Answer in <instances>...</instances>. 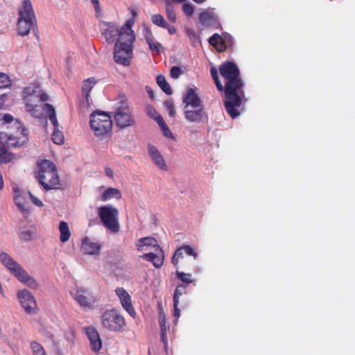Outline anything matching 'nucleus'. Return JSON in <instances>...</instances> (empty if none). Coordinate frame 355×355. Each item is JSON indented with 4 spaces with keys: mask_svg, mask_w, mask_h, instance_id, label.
<instances>
[{
    "mask_svg": "<svg viewBox=\"0 0 355 355\" xmlns=\"http://www.w3.org/2000/svg\"><path fill=\"white\" fill-rule=\"evenodd\" d=\"M221 76L227 80L224 87L226 100L224 105L228 114L232 119H235L240 113L236 107L241 105V100L238 94V90L243 85L241 79L239 77V70L234 62L227 61L219 67Z\"/></svg>",
    "mask_w": 355,
    "mask_h": 355,
    "instance_id": "f257e3e1",
    "label": "nucleus"
},
{
    "mask_svg": "<svg viewBox=\"0 0 355 355\" xmlns=\"http://www.w3.org/2000/svg\"><path fill=\"white\" fill-rule=\"evenodd\" d=\"M24 101L25 103L26 110L35 118L42 116L44 112H46L48 116H50L49 107L46 105L49 103H43L49 100L46 94L43 93L41 89L36 86L26 87L24 89Z\"/></svg>",
    "mask_w": 355,
    "mask_h": 355,
    "instance_id": "f03ea898",
    "label": "nucleus"
},
{
    "mask_svg": "<svg viewBox=\"0 0 355 355\" xmlns=\"http://www.w3.org/2000/svg\"><path fill=\"white\" fill-rule=\"evenodd\" d=\"M17 129L20 134L19 137L9 136L6 133H0V160L7 163L12 158V155L8 151L12 147H20L28 140V130L17 122Z\"/></svg>",
    "mask_w": 355,
    "mask_h": 355,
    "instance_id": "7ed1b4c3",
    "label": "nucleus"
},
{
    "mask_svg": "<svg viewBox=\"0 0 355 355\" xmlns=\"http://www.w3.org/2000/svg\"><path fill=\"white\" fill-rule=\"evenodd\" d=\"M129 33H124L121 35V42H116L114 46V59L121 65L128 67L130 64L132 55V44L135 40L134 31L128 27L125 28Z\"/></svg>",
    "mask_w": 355,
    "mask_h": 355,
    "instance_id": "20e7f679",
    "label": "nucleus"
},
{
    "mask_svg": "<svg viewBox=\"0 0 355 355\" xmlns=\"http://www.w3.org/2000/svg\"><path fill=\"white\" fill-rule=\"evenodd\" d=\"M35 177L46 190L58 189L60 187V180L56 166L50 160L44 159L40 164Z\"/></svg>",
    "mask_w": 355,
    "mask_h": 355,
    "instance_id": "39448f33",
    "label": "nucleus"
},
{
    "mask_svg": "<svg viewBox=\"0 0 355 355\" xmlns=\"http://www.w3.org/2000/svg\"><path fill=\"white\" fill-rule=\"evenodd\" d=\"M1 263L17 278V279L32 289H36L39 284L33 277L30 276L24 268L8 253H0Z\"/></svg>",
    "mask_w": 355,
    "mask_h": 355,
    "instance_id": "423d86ee",
    "label": "nucleus"
},
{
    "mask_svg": "<svg viewBox=\"0 0 355 355\" xmlns=\"http://www.w3.org/2000/svg\"><path fill=\"white\" fill-rule=\"evenodd\" d=\"M37 28V19L30 0H23L19 8L17 31L21 36L28 35L31 30Z\"/></svg>",
    "mask_w": 355,
    "mask_h": 355,
    "instance_id": "0eeeda50",
    "label": "nucleus"
},
{
    "mask_svg": "<svg viewBox=\"0 0 355 355\" xmlns=\"http://www.w3.org/2000/svg\"><path fill=\"white\" fill-rule=\"evenodd\" d=\"M98 215L103 225L112 233L120 230L119 211L112 205H103L98 208Z\"/></svg>",
    "mask_w": 355,
    "mask_h": 355,
    "instance_id": "6e6552de",
    "label": "nucleus"
},
{
    "mask_svg": "<svg viewBox=\"0 0 355 355\" xmlns=\"http://www.w3.org/2000/svg\"><path fill=\"white\" fill-rule=\"evenodd\" d=\"M90 126L96 136L108 133L112 127L111 116L105 112L96 110L90 116Z\"/></svg>",
    "mask_w": 355,
    "mask_h": 355,
    "instance_id": "1a4fd4ad",
    "label": "nucleus"
},
{
    "mask_svg": "<svg viewBox=\"0 0 355 355\" xmlns=\"http://www.w3.org/2000/svg\"><path fill=\"white\" fill-rule=\"evenodd\" d=\"M102 327L113 332H120L125 326L124 318L116 309L105 311L101 317Z\"/></svg>",
    "mask_w": 355,
    "mask_h": 355,
    "instance_id": "9d476101",
    "label": "nucleus"
},
{
    "mask_svg": "<svg viewBox=\"0 0 355 355\" xmlns=\"http://www.w3.org/2000/svg\"><path fill=\"white\" fill-rule=\"evenodd\" d=\"M116 125L121 128H125L135 124L131 108L125 100L119 102L114 116Z\"/></svg>",
    "mask_w": 355,
    "mask_h": 355,
    "instance_id": "9b49d317",
    "label": "nucleus"
},
{
    "mask_svg": "<svg viewBox=\"0 0 355 355\" xmlns=\"http://www.w3.org/2000/svg\"><path fill=\"white\" fill-rule=\"evenodd\" d=\"M101 31L102 35L105 37L108 43H113L116 40V42H121V35L124 33H129L125 28L128 27L131 28L130 21H128L120 29L114 23L102 22L101 24Z\"/></svg>",
    "mask_w": 355,
    "mask_h": 355,
    "instance_id": "f8f14e48",
    "label": "nucleus"
},
{
    "mask_svg": "<svg viewBox=\"0 0 355 355\" xmlns=\"http://www.w3.org/2000/svg\"><path fill=\"white\" fill-rule=\"evenodd\" d=\"M17 296L26 313L30 315L37 313V306L36 301L29 291L26 289L20 291L18 292Z\"/></svg>",
    "mask_w": 355,
    "mask_h": 355,
    "instance_id": "ddd939ff",
    "label": "nucleus"
},
{
    "mask_svg": "<svg viewBox=\"0 0 355 355\" xmlns=\"http://www.w3.org/2000/svg\"><path fill=\"white\" fill-rule=\"evenodd\" d=\"M184 117L191 123H200L207 119V114L204 106L184 107Z\"/></svg>",
    "mask_w": 355,
    "mask_h": 355,
    "instance_id": "4468645a",
    "label": "nucleus"
},
{
    "mask_svg": "<svg viewBox=\"0 0 355 355\" xmlns=\"http://www.w3.org/2000/svg\"><path fill=\"white\" fill-rule=\"evenodd\" d=\"M46 106L49 107V109L51 113L49 119L54 126V130L51 135V139L53 143L61 145L64 143V136L62 132L59 130V123L57 120L55 108L52 105H47Z\"/></svg>",
    "mask_w": 355,
    "mask_h": 355,
    "instance_id": "2eb2a0df",
    "label": "nucleus"
},
{
    "mask_svg": "<svg viewBox=\"0 0 355 355\" xmlns=\"http://www.w3.org/2000/svg\"><path fill=\"white\" fill-rule=\"evenodd\" d=\"M14 191V202L18 209L24 213L29 212V206L27 201L28 192L21 190L18 187H15Z\"/></svg>",
    "mask_w": 355,
    "mask_h": 355,
    "instance_id": "dca6fc26",
    "label": "nucleus"
},
{
    "mask_svg": "<svg viewBox=\"0 0 355 355\" xmlns=\"http://www.w3.org/2000/svg\"><path fill=\"white\" fill-rule=\"evenodd\" d=\"M85 332L89 340V345L92 351L98 352L102 347V340L98 332L92 326L84 327Z\"/></svg>",
    "mask_w": 355,
    "mask_h": 355,
    "instance_id": "f3484780",
    "label": "nucleus"
},
{
    "mask_svg": "<svg viewBox=\"0 0 355 355\" xmlns=\"http://www.w3.org/2000/svg\"><path fill=\"white\" fill-rule=\"evenodd\" d=\"M115 292L121 301L123 308L130 316L135 318L136 316V312L132 306L130 295L123 288H117Z\"/></svg>",
    "mask_w": 355,
    "mask_h": 355,
    "instance_id": "a211bd4d",
    "label": "nucleus"
},
{
    "mask_svg": "<svg viewBox=\"0 0 355 355\" xmlns=\"http://www.w3.org/2000/svg\"><path fill=\"white\" fill-rule=\"evenodd\" d=\"M148 153L153 160V163L161 170L162 171H168V166L166 164V162L162 155V154L159 152L157 148L153 146L148 145Z\"/></svg>",
    "mask_w": 355,
    "mask_h": 355,
    "instance_id": "6ab92c4d",
    "label": "nucleus"
},
{
    "mask_svg": "<svg viewBox=\"0 0 355 355\" xmlns=\"http://www.w3.org/2000/svg\"><path fill=\"white\" fill-rule=\"evenodd\" d=\"M141 257L152 262L157 268H159L163 265L164 259V252L159 246H157V250H155V252L144 254Z\"/></svg>",
    "mask_w": 355,
    "mask_h": 355,
    "instance_id": "aec40b11",
    "label": "nucleus"
},
{
    "mask_svg": "<svg viewBox=\"0 0 355 355\" xmlns=\"http://www.w3.org/2000/svg\"><path fill=\"white\" fill-rule=\"evenodd\" d=\"M183 103L185 104V107L203 106L200 97L193 88L187 89V92L183 98Z\"/></svg>",
    "mask_w": 355,
    "mask_h": 355,
    "instance_id": "412c9836",
    "label": "nucleus"
},
{
    "mask_svg": "<svg viewBox=\"0 0 355 355\" xmlns=\"http://www.w3.org/2000/svg\"><path fill=\"white\" fill-rule=\"evenodd\" d=\"M184 254L193 257L194 259H196L198 256L193 248H192L190 245H184L178 248L175 250L172 257L173 264L177 266L178 264L179 259L183 258Z\"/></svg>",
    "mask_w": 355,
    "mask_h": 355,
    "instance_id": "4be33fe9",
    "label": "nucleus"
},
{
    "mask_svg": "<svg viewBox=\"0 0 355 355\" xmlns=\"http://www.w3.org/2000/svg\"><path fill=\"white\" fill-rule=\"evenodd\" d=\"M101 250V245L98 243L92 241L86 237L82 240L81 250L87 254H98Z\"/></svg>",
    "mask_w": 355,
    "mask_h": 355,
    "instance_id": "5701e85b",
    "label": "nucleus"
},
{
    "mask_svg": "<svg viewBox=\"0 0 355 355\" xmlns=\"http://www.w3.org/2000/svg\"><path fill=\"white\" fill-rule=\"evenodd\" d=\"M186 293V286L182 284H179L174 292L173 295V307H174V313L173 315L175 318H179L180 315V310L178 309V305L180 302V297Z\"/></svg>",
    "mask_w": 355,
    "mask_h": 355,
    "instance_id": "b1692460",
    "label": "nucleus"
},
{
    "mask_svg": "<svg viewBox=\"0 0 355 355\" xmlns=\"http://www.w3.org/2000/svg\"><path fill=\"white\" fill-rule=\"evenodd\" d=\"M87 291L83 288L78 289L74 293V300L83 308L90 307L92 302L85 295Z\"/></svg>",
    "mask_w": 355,
    "mask_h": 355,
    "instance_id": "393cba45",
    "label": "nucleus"
},
{
    "mask_svg": "<svg viewBox=\"0 0 355 355\" xmlns=\"http://www.w3.org/2000/svg\"><path fill=\"white\" fill-rule=\"evenodd\" d=\"M199 20L200 23L207 27H216L218 21L213 13L202 12L200 14Z\"/></svg>",
    "mask_w": 355,
    "mask_h": 355,
    "instance_id": "a878e982",
    "label": "nucleus"
},
{
    "mask_svg": "<svg viewBox=\"0 0 355 355\" xmlns=\"http://www.w3.org/2000/svg\"><path fill=\"white\" fill-rule=\"evenodd\" d=\"M136 245L137 250L140 252L144 250L145 247L152 246L155 248V250H157V246H159L157 244V240L153 237L141 238L137 241Z\"/></svg>",
    "mask_w": 355,
    "mask_h": 355,
    "instance_id": "bb28decb",
    "label": "nucleus"
},
{
    "mask_svg": "<svg viewBox=\"0 0 355 355\" xmlns=\"http://www.w3.org/2000/svg\"><path fill=\"white\" fill-rule=\"evenodd\" d=\"M209 43L215 46L216 49L220 51H225L227 49V44L225 43L223 37L218 33L214 34L209 39Z\"/></svg>",
    "mask_w": 355,
    "mask_h": 355,
    "instance_id": "cd10ccee",
    "label": "nucleus"
},
{
    "mask_svg": "<svg viewBox=\"0 0 355 355\" xmlns=\"http://www.w3.org/2000/svg\"><path fill=\"white\" fill-rule=\"evenodd\" d=\"M121 199V193L120 191L115 188H108L103 193L101 196L102 201H107L111 198Z\"/></svg>",
    "mask_w": 355,
    "mask_h": 355,
    "instance_id": "c85d7f7f",
    "label": "nucleus"
},
{
    "mask_svg": "<svg viewBox=\"0 0 355 355\" xmlns=\"http://www.w3.org/2000/svg\"><path fill=\"white\" fill-rule=\"evenodd\" d=\"M59 230L60 232V241L62 243L67 242L71 236V232L67 223L64 221L60 222Z\"/></svg>",
    "mask_w": 355,
    "mask_h": 355,
    "instance_id": "c756f323",
    "label": "nucleus"
},
{
    "mask_svg": "<svg viewBox=\"0 0 355 355\" xmlns=\"http://www.w3.org/2000/svg\"><path fill=\"white\" fill-rule=\"evenodd\" d=\"M146 41L149 46L150 49L156 54H159L160 52V49L162 47L161 44L159 42H155L152 37V34L148 33L146 36Z\"/></svg>",
    "mask_w": 355,
    "mask_h": 355,
    "instance_id": "7c9ffc66",
    "label": "nucleus"
},
{
    "mask_svg": "<svg viewBox=\"0 0 355 355\" xmlns=\"http://www.w3.org/2000/svg\"><path fill=\"white\" fill-rule=\"evenodd\" d=\"M157 83L159 87L168 95L172 94V90L169 84L166 82L165 77L162 75H159L157 77Z\"/></svg>",
    "mask_w": 355,
    "mask_h": 355,
    "instance_id": "2f4dec72",
    "label": "nucleus"
},
{
    "mask_svg": "<svg viewBox=\"0 0 355 355\" xmlns=\"http://www.w3.org/2000/svg\"><path fill=\"white\" fill-rule=\"evenodd\" d=\"M95 84L96 81L94 78H88L84 82L82 90L85 98H88L89 94Z\"/></svg>",
    "mask_w": 355,
    "mask_h": 355,
    "instance_id": "473e14b6",
    "label": "nucleus"
},
{
    "mask_svg": "<svg viewBox=\"0 0 355 355\" xmlns=\"http://www.w3.org/2000/svg\"><path fill=\"white\" fill-rule=\"evenodd\" d=\"M166 12L168 20L175 23L176 21V14L173 4L166 2Z\"/></svg>",
    "mask_w": 355,
    "mask_h": 355,
    "instance_id": "72a5a7b5",
    "label": "nucleus"
},
{
    "mask_svg": "<svg viewBox=\"0 0 355 355\" xmlns=\"http://www.w3.org/2000/svg\"><path fill=\"white\" fill-rule=\"evenodd\" d=\"M210 73H211V77L214 80L217 89L220 92L224 91V87L223 86L222 83H220V81L219 80L217 69L214 67H212L211 69Z\"/></svg>",
    "mask_w": 355,
    "mask_h": 355,
    "instance_id": "f704fd0d",
    "label": "nucleus"
},
{
    "mask_svg": "<svg viewBox=\"0 0 355 355\" xmlns=\"http://www.w3.org/2000/svg\"><path fill=\"white\" fill-rule=\"evenodd\" d=\"M177 277L183 283L189 284L193 282L192 276L190 273H185L183 272L176 271Z\"/></svg>",
    "mask_w": 355,
    "mask_h": 355,
    "instance_id": "c9c22d12",
    "label": "nucleus"
},
{
    "mask_svg": "<svg viewBox=\"0 0 355 355\" xmlns=\"http://www.w3.org/2000/svg\"><path fill=\"white\" fill-rule=\"evenodd\" d=\"M152 21L154 24L160 27H166V21L161 15H153L152 16Z\"/></svg>",
    "mask_w": 355,
    "mask_h": 355,
    "instance_id": "e433bc0d",
    "label": "nucleus"
},
{
    "mask_svg": "<svg viewBox=\"0 0 355 355\" xmlns=\"http://www.w3.org/2000/svg\"><path fill=\"white\" fill-rule=\"evenodd\" d=\"M31 349L34 355H46L43 347L37 342L31 343Z\"/></svg>",
    "mask_w": 355,
    "mask_h": 355,
    "instance_id": "4c0bfd02",
    "label": "nucleus"
},
{
    "mask_svg": "<svg viewBox=\"0 0 355 355\" xmlns=\"http://www.w3.org/2000/svg\"><path fill=\"white\" fill-rule=\"evenodd\" d=\"M10 85V80H9L8 76L5 73H0V90L3 91V89H6Z\"/></svg>",
    "mask_w": 355,
    "mask_h": 355,
    "instance_id": "58836bf2",
    "label": "nucleus"
},
{
    "mask_svg": "<svg viewBox=\"0 0 355 355\" xmlns=\"http://www.w3.org/2000/svg\"><path fill=\"white\" fill-rule=\"evenodd\" d=\"M159 324L160 326V331H167L168 327L166 325V316L162 313H160L159 315Z\"/></svg>",
    "mask_w": 355,
    "mask_h": 355,
    "instance_id": "ea45409f",
    "label": "nucleus"
},
{
    "mask_svg": "<svg viewBox=\"0 0 355 355\" xmlns=\"http://www.w3.org/2000/svg\"><path fill=\"white\" fill-rule=\"evenodd\" d=\"M184 13L189 17H191L194 12V6L191 3H185L182 6Z\"/></svg>",
    "mask_w": 355,
    "mask_h": 355,
    "instance_id": "a19ab883",
    "label": "nucleus"
},
{
    "mask_svg": "<svg viewBox=\"0 0 355 355\" xmlns=\"http://www.w3.org/2000/svg\"><path fill=\"white\" fill-rule=\"evenodd\" d=\"M33 236V232L30 230H25L20 232L19 237L24 241H30Z\"/></svg>",
    "mask_w": 355,
    "mask_h": 355,
    "instance_id": "79ce46f5",
    "label": "nucleus"
},
{
    "mask_svg": "<svg viewBox=\"0 0 355 355\" xmlns=\"http://www.w3.org/2000/svg\"><path fill=\"white\" fill-rule=\"evenodd\" d=\"M182 73V70L179 67L174 66L171 69L170 76L173 78H178Z\"/></svg>",
    "mask_w": 355,
    "mask_h": 355,
    "instance_id": "37998d69",
    "label": "nucleus"
},
{
    "mask_svg": "<svg viewBox=\"0 0 355 355\" xmlns=\"http://www.w3.org/2000/svg\"><path fill=\"white\" fill-rule=\"evenodd\" d=\"M164 104L168 112L169 115L172 117L174 116L175 114V110L173 103L169 101H167L164 103Z\"/></svg>",
    "mask_w": 355,
    "mask_h": 355,
    "instance_id": "c03bdc74",
    "label": "nucleus"
},
{
    "mask_svg": "<svg viewBox=\"0 0 355 355\" xmlns=\"http://www.w3.org/2000/svg\"><path fill=\"white\" fill-rule=\"evenodd\" d=\"M160 128L162 129L164 137L173 139V134H172L171 131L170 130V129L168 128L166 123L164 125H162V127Z\"/></svg>",
    "mask_w": 355,
    "mask_h": 355,
    "instance_id": "a18cd8bd",
    "label": "nucleus"
},
{
    "mask_svg": "<svg viewBox=\"0 0 355 355\" xmlns=\"http://www.w3.org/2000/svg\"><path fill=\"white\" fill-rule=\"evenodd\" d=\"M28 193L30 199L34 205L40 207L43 206V203L40 199L35 197L30 191H28Z\"/></svg>",
    "mask_w": 355,
    "mask_h": 355,
    "instance_id": "49530a36",
    "label": "nucleus"
},
{
    "mask_svg": "<svg viewBox=\"0 0 355 355\" xmlns=\"http://www.w3.org/2000/svg\"><path fill=\"white\" fill-rule=\"evenodd\" d=\"M8 98V94L0 90V108L3 105Z\"/></svg>",
    "mask_w": 355,
    "mask_h": 355,
    "instance_id": "de8ad7c7",
    "label": "nucleus"
},
{
    "mask_svg": "<svg viewBox=\"0 0 355 355\" xmlns=\"http://www.w3.org/2000/svg\"><path fill=\"white\" fill-rule=\"evenodd\" d=\"M154 119L157 121L160 128L166 124L163 117L159 114H157L156 116H155Z\"/></svg>",
    "mask_w": 355,
    "mask_h": 355,
    "instance_id": "09e8293b",
    "label": "nucleus"
},
{
    "mask_svg": "<svg viewBox=\"0 0 355 355\" xmlns=\"http://www.w3.org/2000/svg\"><path fill=\"white\" fill-rule=\"evenodd\" d=\"M147 110L149 115L153 119H155V116H156L158 114L157 111L152 106L147 107Z\"/></svg>",
    "mask_w": 355,
    "mask_h": 355,
    "instance_id": "8fccbe9b",
    "label": "nucleus"
},
{
    "mask_svg": "<svg viewBox=\"0 0 355 355\" xmlns=\"http://www.w3.org/2000/svg\"><path fill=\"white\" fill-rule=\"evenodd\" d=\"M3 119L6 123H10L11 121H13L14 118L12 115L6 114L3 116Z\"/></svg>",
    "mask_w": 355,
    "mask_h": 355,
    "instance_id": "3c124183",
    "label": "nucleus"
},
{
    "mask_svg": "<svg viewBox=\"0 0 355 355\" xmlns=\"http://www.w3.org/2000/svg\"><path fill=\"white\" fill-rule=\"evenodd\" d=\"M164 28H166L171 35H173L176 33V28L173 26H169L168 23H166V27Z\"/></svg>",
    "mask_w": 355,
    "mask_h": 355,
    "instance_id": "603ef678",
    "label": "nucleus"
},
{
    "mask_svg": "<svg viewBox=\"0 0 355 355\" xmlns=\"http://www.w3.org/2000/svg\"><path fill=\"white\" fill-rule=\"evenodd\" d=\"M161 338L164 344V347L167 346V338H166V331H161Z\"/></svg>",
    "mask_w": 355,
    "mask_h": 355,
    "instance_id": "864d4df0",
    "label": "nucleus"
},
{
    "mask_svg": "<svg viewBox=\"0 0 355 355\" xmlns=\"http://www.w3.org/2000/svg\"><path fill=\"white\" fill-rule=\"evenodd\" d=\"M105 171V174L107 176H109L110 178L113 177V172L110 168H106Z\"/></svg>",
    "mask_w": 355,
    "mask_h": 355,
    "instance_id": "5fc2aeb1",
    "label": "nucleus"
},
{
    "mask_svg": "<svg viewBox=\"0 0 355 355\" xmlns=\"http://www.w3.org/2000/svg\"><path fill=\"white\" fill-rule=\"evenodd\" d=\"M187 0H166V2L173 4V3H181L185 2Z\"/></svg>",
    "mask_w": 355,
    "mask_h": 355,
    "instance_id": "6e6d98bb",
    "label": "nucleus"
},
{
    "mask_svg": "<svg viewBox=\"0 0 355 355\" xmlns=\"http://www.w3.org/2000/svg\"><path fill=\"white\" fill-rule=\"evenodd\" d=\"M96 10H97L99 7V1L98 0H91Z\"/></svg>",
    "mask_w": 355,
    "mask_h": 355,
    "instance_id": "4d7b16f0",
    "label": "nucleus"
},
{
    "mask_svg": "<svg viewBox=\"0 0 355 355\" xmlns=\"http://www.w3.org/2000/svg\"><path fill=\"white\" fill-rule=\"evenodd\" d=\"M4 184H3V179L1 173H0V189H2L3 188Z\"/></svg>",
    "mask_w": 355,
    "mask_h": 355,
    "instance_id": "13d9d810",
    "label": "nucleus"
},
{
    "mask_svg": "<svg viewBox=\"0 0 355 355\" xmlns=\"http://www.w3.org/2000/svg\"><path fill=\"white\" fill-rule=\"evenodd\" d=\"M146 90H147V92L148 93V94L150 95V96L151 98H153V91L151 90V89L149 87H146Z\"/></svg>",
    "mask_w": 355,
    "mask_h": 355,
    "instance_id": "bf43d9fd",
    "label": "nucleus"
},
{
    "mask_svg": "<svg viewBox=\"0 0 355 355\" xmlns=\"http://www.w3.org/2000/svg\"><path fill=\"white\" fill-rule=\"evenodd\" d=\"M131 12H132V15L133 18L137 17V12L135 10H132Z\"/></svg>",
    "mask_w": 355,
    "mask_h": 355,
    "instance_id": "052dcab7",
    "label": "nucleus"
},
{
    "mask_svg": "<svg viewBox=\"0 0 355 355\" xmlns=\"http://www.w3.org/2000/svg\"><path fill=\"white\" fill-rule=\"evenodd\" d=\"M193 1H195L196 3H202L205 0H193Z\"/></svg>",
    "mask_w": 355,
    "mask_h": 355,
    "instance_id": "680f3d73",
    "label": "nucleus"
}]
</instances>
